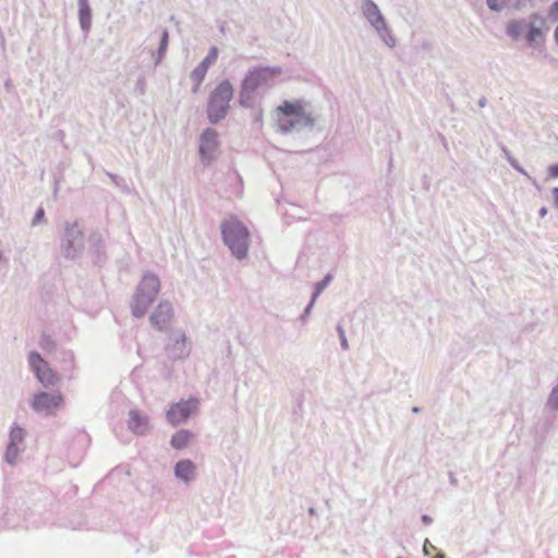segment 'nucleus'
<instances>
[{
    "mask_svg": "<svg viewBox=\"0 0 558 558\" xmlns=\"http://www.w3.org/2000/svg\"><path fill=\"white\" fill-rule=\"evenodd\" d=\"M282 73L280 66H254L244 75L239 93V104L244 108L254 106V95L258 88L269 87L274 78Z\"/></svg>",
    "mask_w": 558,
    "mask_h": 558,
    "instance_id": "1",
    "label": "nucleus"
},
{
    "mask_svg": "<svg viewBox=\"0 0 558 558\" xmlns=\"http://www.w3.org/2000/svg\"><path fill=\"white\" fill-rule=\"evenodd\" d=\"M315 122L316 117L307 112L299 100H284L282 105L277 108V126L283 134L301 131L303 129H312Z\"/></svg>",
    "mask_w": 558,
    "mask_h": 558,
    "instance_id": "2",
    "label": "nucleus"
},
{
    "mask_svg": "<svg viewBox=\"0 0 558 558\" xmlns=\"http://www.w3.org/2000/svg\"><path fill=\"white\" fill-rule=\"evenodd\" d=\"M221 235L223 243L229 247L232 255L242 260L248 252L250 231L243 222L235 217H230L221 223Z\"/></svg>",
    "mask_w": 558,
    "mask_h": 558,
    "instance_id": "3",
    "label": "nucleus"
},
{
    "mask_svg": "<svg viewBox=\"0 0 558 558\" xmlns=\"http://www.w3.org/2000/svg\"><path fill=\"white\" fill-rule=\"evenodd\" d=\"M159 289V278L151 272H146L136 288L131 304L134 317L141 318L145 315L148 306L156 300Z\"/></svg>",
    "mask_w": 558,
    "mask_h": 558,
    "instance_id": "4",
    "label": "nucleus"
},
{
    "mask_svg": "<svg viewBox=\"0 0 558 558\" xmlns=\"http://www.w3.org/2000/svg\"><path fill=\"white\" fill-rule=\"evenodd\" d=\"M233 93V86L228 80L222 81L210 93L207 105V119L210 123L216 124L226 118Z\"/></svg>",
    "mask_w": 558,
    "mask_h": 558,
    "instance_id": "5",
    "label": "nucleus"
},
{
    "mask_svg": "<svg viewBox=\"0 0 558 558\" xmlns=\"http://www.w3.org/2000/svg\"><path fill=\"white\" fill-rule=\"evenodd\" d=\"M85 250V234L78 221L66 222L60 242V253L66 260L80 258Z\"/></svg>",
    "mask_w": 558,
    "mask_h": 558,
    "instance_id": "6",
    "label": "nucleus"
},
{
    "mask_svg": "<svg viewBox=\"0 0 558 558\" xmlns=\"http://www.w3.org/2000/svg\"><path fill=\"white\" fill-rule=\"evenodd\" d=\"M28 364L38 381L45 388L53 387L59 384L60 376L51 369L49 364L41 357L38 352H29Z\"/></svg>",
    "mask_w": 558,
    "mask_h": 558,
    "instance_id": "7",
    "label": "nucleus"
},
{
    "mask_svg": "<svg viewBox=\"0 0 558 558\" xmlns=\"http://www.w3.org/2000/svg\"><path fill=\"white\" fill-rule=\"evenodd\" d=\"M64 404L63 396L60 391L53 393L40 391L36 393L31 401V408L37 413L52 414Z\"/></svg>",
    "mask_w": 558,
    "mask_h": 558,
    "instance_id": "8",
    "label": "nucleus"
},
{
    "mask_svg": "<svg viewBox=\"0 0 558 558\" xmlns=\"http://www.w3.org/2000/svg\"><path fill=\"white\" fill-rule=\"evenodd\" d=\"M198 403V399L190 398L189 400H181L172 404L166 413L168 422L172 425L186 422L190 415L197 410Z\"/></svg>",
    "mask_w": 558,
    "mask_h": 558,
    "instance_id": "9",
    "label": "nucleus"
},
{
    "mask_svg": "<svg viewBox=\"0 0 558 558\" xmlns=\"http://www.w3.org/2000/svg\"><path fill=\"white\" fill-rule=\"evenodd\" d=\"M166 351L168 356L172 360H181L187 357L191 350L187 345L185 333L181 330L172 332L168 338Z\"/></svg>",
    "mask_w": 558,
    "mask_h": 558,
    "instance_id": "10",
    "label": "nucleus"
},
{
    "mask_svg": "<svg viewBox=\"0 0 558 558\" xmlns=\"http://www.w3.org/2000/svg\"><path fill=\"white\" fill-rule=\"evenodd\" d=\"M526 41L530 46H537L544 40V29H548L547 21L538 13H533L526 22Z\"/></svg>",
    "mask_w": 558,
    "mask_h": 558,
    "instance_id": "11",
    "label": "nucleus"
},
{
    "mask_svg": "<svg viewBox=\"0 0 558 558\" xmlns=\"http://www.w3.org/2000/svg\"><path fill=\"white\" fill-rule=\"evenodd\" d=\"M218 133L216 130L207 128L203 131L199 138V155L203 161L209 162L214 159L215 151L218 148Z\"/></svg>",
    "mask_w": 558,
    "mask_h": 558,
    "instance_id": "12",
    "label": "nucleus"
},
{
    "mask_svg": "<svg viewBox=\"0 0 558 558\" xmlns=\"http://www.w3.org/2000/svg\"><path fill=\"white\" fill-rule=\"evenodd\" d=\"M173 317V307L170 302L162 301L149 317L150 324L158 330H166Z\"/></svg>",
    "mask_w": 558,
    "mask_h": 558,
    "instance_id": "13",
    "label": "nucleus"
},
{
    "mask_svg": "<svg viewBox=\"0 0 558 558\" xmlns=\"http://www.w3.org/2000/svg\"><path fill=\"white\" fill-rule=\"evenodd\" d=\"M128 427L132 433L141 436L148 434L151 429L149 417L138 410L129 412Z\"/></svg>",
    "mask_w": 558,
    "mask_h": 558,
    "instance_id": "14",
    "label": "nucleus"
},
{
    "mask_svg": "<svg viewBox=\"0 0 558 558\" xmlns=\"http://www.w3.org/2000/svg\"><path fill=\"white\" fill-rule=\"evenodd\" d=\"M217 58H218V49H217V47H211L208 51V54L192 71L191 80L193 82L202 83L207 74L209 66L217 61Z\"/></svg>",
    "mask_w": 558,
    "mask_h": 558,
    "instance_id": "15",
    "label": "nucleus"
},
{
    "mask_svg": "<svg viewBox=\"0 0 558 558\" xmlns=\"http://www.w3.org/2000/svg\"><path fill=\"white\" fill-rule=\"evenodd\" d=\"M361 10L364 17L373 27H376L386 21L378 5L373 0H362Z\"/></svg>",
    "mask_w": 558,
    "mask_h": 558,
    "instance_id": "16",
    "label": "nucleus"
},
{
    "mask_svg": "<svg viewBox=\"0 0 558 558\" xmlns=\"http://www.w3.org/2000/svg\"><path fill=\"white\" fill-rule=\"evenodd\" d=\"M89 252L95 265H101L106 260L105 244L100 234L94 233L89 238Z\"/></svg>",
    "mask_w": 558,
    "mask_h": 558,
    "instance_id": "17",
    "label": "nucleus"
},
{
    "mask_svg": "<svg viewBox=\"0 0 558 558\" xmlns=\"http://www.w3.org/2000/svg\"><path fill=\"white\" fill-rule=\"evenodd\" d=\"M195 474V464L191 460H181L174 465V475L184 483H190Z\"/></svg>",
    "mask_w": 558,
    "mask_h": 558,
    "instance_id": "18",
    "label": "nucleus"
},
{
    "mask_svg": "<svg viewBox=\"0 0 558 558\" xmlns=\"http://www.w3.org/2000/svg\"><path fill=\"white\" fill-rule=\"evenodd\" d=\"M487 7L493 12H501L506 9L520 10L522 0H486Z\"/></svg>",
    "mask_w": 558,
    "mask_h": 558,
    "instance_id": "19",
    "label": "nucleus"
},
{
    "mask_svg": "<svg viewBox=\"0 0 558 558\" xmlns=\"http://www.w3.org/2000/svg\"><path fill=\"white\" fill-rule=\"evenodd\" d=\"M78 21L82 31L87 35L92 27V9L88 3L78 4Z\"/></svg>",
    "mask_w": 558,
    "mask_h": 558,
    "instance_id": "20",
    "label": "nucleus"
},
{
    "mask_svg": "<svg viewBox=\"0 0 558 558\" xmlns=\"http://www.w3.org/2000/svg\"><path fill=\"white\" fill-rule=\"evenodd\" d=\"M169 45V32L167 29H163L161 32L159 46L156 52H151V56L154 58L155 65H159L163 58L166 57L167 49Z\"/></svg>",
    "mask_w": 558,
    "mask_h": 558,
    "instance_id": "21",
    "label": "nucleus"
},
{
    "mask_svg": "<svg viewBox=\"0 0 558 558\" xmlns=\"http://www.w3.org/2000/svg\"><path fill=\"white\" fill-rule=\"evenodd\" d=\"M526 20H512L508 22L506 27L507 35L512 40H519L523 31L526 29Z\"/></svg>",
    "mask_w": 558,
    "mask_h": 558,
    "instance_id": "22",
    "label": "nucleus"
},
{
    "mask_svg": "<svg viewBox=\"0 0 558 558\" xmlns=\"http://www.w3.org/2000/svg\"><path fill=\"white\" fill-rule=\"evenodd\" d=\"M193 438V434L187 429H181L177 432L170 440V445L178 450L185 448L190 440Z\"/></svg>",
    "mask_w": 558,
    "mask_h": 558,
    "instance_id": "23",
    "label": "nucleus"
},
{
    "mask_svg": "<svg viewBox=\"0 0 558 558\" xmlns=\"http://www.w3.org/2000/svg\"><path fill=\"white\" fill-rule=\"evenodd\" d=\"M374 28L385 45H387L389 48H393L396 46V38L392 35V32L386 21Z\"/></svg>",
    "mask_w": 558,
    "mask_h": 558,
    "instance_id": "24",
    "label": "nucleus"
},
{
    "mask_svg": "<svg viewBox=\"0 0 558 558\" xmlns=\"http://www.w3.org/2000/svg\"><path fill=\"white\" fill-rule=\"evenodd\" d=\"M26 433L17 424H13L9 434V442L10 445L19 446L25 439Z\"/></svg>",
    "mask_w": 558,
    "mask_h": 558,
    "instance_id": "25",
    "label": "nucleus"
},
{
    "mask_svg": "<svg viewBox=\"0 0 558 558\" xmlns=\"http://www.w3.org/2000/svg\"><path fill=\"white\" fill-rule=\"evenodd\" d=\"M21 450L19 446L8 444L7 450L4 453V461L11 465H14L17 462V458Z\"/></svg>",
    "mask_w": 558,
    "mask_h": 558,
    "instance_id": "26",
    "label": "nucleus"
},
{
    "mask_svg": "<svg viewBox=\"0 0 558 558\" xmlns=\"http://www.w3.org/2000/svg\"><path fill=\"white\" fill-rule=\"evenodd\" d=\"M331 280H332V275L328 274V275L325 276V278L322 281L317 282L315 284V289H314L312 298L314 300H317V298L328 287V284L330 283Z\"/></svg>",
    "mask_w": 558,
    "mask_h": 558,
    "instance_id": "27",
    "label": "nucleus"
},
{
    "mask_svg": "<svg viewBox=\"0 0 558 558\" xmlns=\"http://www.w3.org/2000/svg\"><path fill=\"white\" fill-rule=\"evenodd\" d=\"M39 345L43 350L49 351V352H51L56 349V342L49 335H46V333L41 335L40 340H39Z\"/></svg>",
    "mask_w": 558,
    "mask_h": 558,
    "instance_id": "28",
    "label": "nucleus"
},
{
    "mask_svg": "<svg viewBox=\"0 0 558 558\" xmlns=\"http://www.w3.org/2000/svg\"><path fill=\"white\" fill-rule=\"evenodd\" d=\"M502 153L506 157V159L508 160V162L511 165L512 168H514L517 171L523 173V174H526V172L523 170V168L519 165V162L517 161V159H514L511 155V153L506 148V147H502Z\"/></svg>",
    "mask_w": 558,
    "mask_h": 558,
    "instance_id": "29",
    "label": "nucleus"
},
{
    "mask_svg": "<svg viewBox=\"0 0 558 558\" xmlns=\"http://www.w3.org/2000/svg\"><path fill=\"white\" fill-rule=\"evenodd\" d=\"M337 332H338V336L340 339V345H341L342 350H344V351L349 350V342H348V339L345 336V331L341 325L337 326Z\"/></svg>",
    "mask_w": 558,
    "mask_h": 558,
    "instance_id": "30",
    "label": "nucleus"
},
{
    "mask_svg": "<svg viewBox=\"0 0 558 558\" xmlns=\"http://www.w3.org/2000/svg\"><path fill=\"white\" fill-rule=\"evenodd\" d=\"M44 218H45V210L43 207H39L36 210V214L32 220V226L34 227V226H37L38 223L43 222Z\"/></svg>",
    "mask_w": 558,
    "mask_h": 558,
    "instance_id": "31",
    "label": "nucleus"
},
{
    "mask_svg": "<svg viewBox=\"0 0 558 558\" xmlns=\"http://www.w3.org/2000/svg\"><path fill=\"white\" fill-rule=\"evenodd\" d=\"M315 302L316 300H314L313 298L311 299L310 303L307 304V306L305 307L303 314L301 315L300 319L305 323L307 317L311 315V312L315 305Z\"/></svg>",
    "mask_w": 558,
    "mask_h": 558,
    "instance_id": "32",
    "label": "nucleus"
},
{
    "mask_svg": "<svg viewBox=\"0 0 558 558\" xmlns=\"http://www.w3.org/2000/svg\"><path fill=\"white\" fill-rule=\"evenodd\" d=\"M548 16L553 21H558V0H556L548 10Z\"/></svg>",
    "mask_w": 558,
    "mask_h": 558,
    "instance_id": "33",
    "label": "nucleus"
},
{
    "mask_svg": "<svg viewBox=\"0 0 558 558\" xmlns=\"http://www.w3.org/2000/svg\"><path fill=\"white\" fill-rule=\"evenodd\" d=\"M436 547L433 546L428 539H425L424 542V546H423V551H424V555L425 556H429L430 555V550H435Z\"/></svg>",
    "mask_w": 558,
    "mask_h": 558,
    "instance_id": "34",
    "label": "nucleus"
},
{
    "mask_svg": "<svg viewBox=\"0 0 558 558\" xmlns=\"http://www.w3.org/2000/svg\"><path fill=\"white\" fill-rule=\"evenodd\" d=\"M548 174L551 178H558V163L548 167Z\"/></svg>",
    "mask_w": 558,
    "mask_h": 558,
    "instance_id": "35",
    "label": "nucleus"
},
{
    "mask_svg": "<svg viewBox=\"0 0 558 558\" xmlns=\"http://www.w3.org/2000/svg\"><path fill=\"white\" fill-rule=\"evenodd\" d=\"M551 193L555 201V205L558 208V187H554Z\"/></svg>",
    "mask_w": 558,
    "mask_h": 558,
    "instance_id": "36",
    "label": "nucleus"
},
{
    "mask_svg": "<svg viewBox=\"0 0 558 558\" xmlns=\"http://www.w3.org/2000/svg\"><path fill=\"white\" fill-rule=\"evenodd\" d=\"M422 521L424 524L428 525L433 522V519L429 515L424 514V515H422Z\"/></svg>",
    "mask_w": 558,
    "mask_h": 558,
    "instance_id": "37",
    "label": "nucleus"
},
{
    "mask_svg": "<svg viewBox=\"0 0 558 558\" xmlns=\"http://www.w3.org/2000/svg\"><path fill=\"white\" fill-rule=\"evenodd\" d=\"M193 83H194V86L192 88V93L196 94L198 92V88H199L202 83H197V82H193Z\"/></svg>",
    "mask_w": 558,
    "mask_h": 558,
    "instance_id": "38",
    "label": "nucleus"
},
{
    "mask_svg": "<svg viewBox=\"0 0 558 558\" xmlns=\"http://www.w3.org/2000/svg\"><path fill=\"white\" fill-rule=\"evenodd\" d=\"M539 216L543 218L547 215V208L546 207H542L538 211Z\"/></svg>",
    "mask_w": 558,
    "mask_h": 558,
    "instance_id": "39",
    "label": "nucleus"
},
{
    "mask_svg": "<svg viewBox=\"0 0 558 558\" xmlns=\"http://www.w3.org/2000/svg\"><path fill=\"white\" fill-rule=\"evenodd\" d=\"M486 102H487L486 98H485V97H482V98L478 100V106H480V107H485V106H486Z\"/></svg>",
    "mask_w": 558,
    "mask_h": 558,
    "instance_id": "40",
    "label": "nucleus"
},
{
    "mask_svg": "<svg viewBox=\"0 0 558 558\" xmlns=\"http://www.w3.org/2000/svg\"><path fill=\"white\" fill-rule=\"evenodd\" d=\"M554 38H555L556 44L558 45V26L556 27V29L554 32Z\"/></svg>",
    "mask_w": 558,
    "mask_h": 558,
    "instance_id": "41",
    "label": "nucleus"
},
{
    "mask_svg": "<svg viewBox=\"0 0 558 558\" xmlns=\"http://www.w3.org/2000/svg\"><path fill=\"white\" fill-rule=\"evenodd\" d=\"M450 483L452 485H457V480L452 476V474L450 475Z\"/></svg>",
    "mask_w": 558,
    "mask_h": 558,
    "instance_id": "42",
    "label": "nucleus"
},
{
    "mask_svg": "<svg viewBox=\"0 0 558 558\" xmlns=\"http://www.w3.org/2000/svg\"><path fill=\"white\" fill-rule=\"evenodd\" d=\"M308 513H310L311 515H315V514H316V510H315V508H310V509H308Z\"/></svg>",
    "mask_w": 558,
    "mask_h": 558,
    "instance_id": "43",
    "label": "nucleus"
},
{
    "mask_svg": "<svg viewBox=\"0 0 558 558\" xmlns=\"http://www.w3.org/2000/svg\"><path fill=\"white\" fill-rule=\"evenodd\" d=\"M435 558H448L445 554L440 553Z\"/></svg>",
    "mask_w": 558,
    "mask_h": 558,
    "instance_id": "44",
    "label": "nucleus"
},
{
    "mask_svg": "<svg viewBox=\"0 0 558 558\" xmlns=\"http://www.w3.org/2000/svg\"><path fill=\"white\" fill-rule=\"evenodd\" d=\"M78 4L80 3H88V0H77Z\"/></svg>",
    "mask_w": 558,
    "mask_h": 558,
    "instance_id": "45",
    "label": "nucleus"
},
{
    "mask_svg": "<svg viewBox=\"0 0 558 558\" xmlns=\"http://www.w3.org/2000/svg\"><path fill=\"white\" fill-rule=\"evenodd\" d=\"M414 413H417L420 411V409L417 407H414L413 410H412Z\"/></svg>",
    "mask_w": 558,
    "mask_h": 558,
    "instance_id": "46",
    "label": "nucleus"
},
{
    "mask_svg": "<svg viewBox=\"0 0 558 558\" xmlns=\"http://www.w3.org/2000/svg\"><path fill=\"white\" fill-rule=\"evenodd\" d=\"M109 177L111 178V180H113V181L116 180V175L109 174Z\"/></svg>",
    "mask_w": 558,
    "mask_h": 558,
    "instance_id": "47",
    "label": "nucleus"
}]
</instances>
